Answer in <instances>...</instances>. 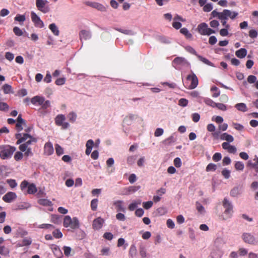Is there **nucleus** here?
<instances>
[{
	"mask_svg": "<svg viewBox=\"0 0 258 258\" xmlns=\"http://www.w3.org/2000/svg\"><path fill=\"white\" fill-rule=\"evenodd\" d=\"M16 138L18 140L16 144H20L19 147L21 152H24L27 148H30L29 146L33 143H36L37 139L29 135L28 133H18L15 135Z\"/></svg>",
	"mask_w": 258,
	"mask_h": 258,
	"instance_id": "nucleus-1",
	"label": "nucleus"
},
{
	"mask_svg": "<svg viewBox=\"0 0 258 258\" xmlns=\"http://www.w3.org/2000/svg\"><path fill=\"white\" fill-rule=\"evenodd\" d=\"M16 150L15 147L10 145L0 146V157L2 159H7L12 157L14 152Z\"/></svg>",
	"mask_w": 258,
	"mask_h": 258,
	"instance_id": "nucleus-2",
	"label": "nucleus"
},
{
	"mask_svg": "<svg viewBox=\"0 0 258 258\" xmlns=\"http://www.w3.org/2000/svg\"><path fill=\"white\" fill-rule=\"evenodd\" d=\"M63 225L64 227H70L73 229L78 228L79 227V221L77 217H71L69 216H66L63 219Z\"/></svg>",
	"mask_w": 258,
	"mask_h": 258,
	"instance_id": "nucleus-3",
	"label": "nucleus"
},
{
	"mask_svg": "<svg viewBox=\"0 0 258 258\" xmlns=\"http://www.w3.org/2000/svg\"><path fill=\"white\" fill-rule=\"evenodd\" d=\"M21 189L24 191L27 188L26 193L33 195L37 191V188L34 183H30L27 180L23 181L20 184Z\"/></svg>",
	"mask_w": 258,
	"mask_h": 258,
	"instance_id": "nucleus-4",
	"label": "nucleus"
},
{
	"mask_svg": "<svg viewBox=\"0 0 258 258\" xmlns=\"http://www.w3.org/2000/svg\"><path fill=\"white\" fill-rule=\"evenodd\" d=\"M172 66L176 70H181L183 67L189 66L186 59L182 57H176L172 62Z\"/></svg>",
	"mask_w": 258,
	"mask_h": 258,
	"instance_id": "nucleus-5",
	"label": "nucleus"
},
{
	"mask_svg": "<svg viewBox=\"0 0 258 258\" xmlns=\"http://www.w3.org/2000/svg\"><path fill=\"white\" fill-rule=\"evenodd\" d=\"M198 32L202 35H210L215 33V31L209 28L208 25L206 23L200 24L197 27Z\"/></svg>",
	"mask_w": 258,
	"mask_h": 258,
	"instance_id": "nucleus-6",
	"label": "nucleus"
},
{
	"mask_svg": "<svg viewBox=\"0 0 258 258\" xmlns=\"http://www.w3.org/2000/svg\"><path fill=\"white\" fill-rule=\"evenodd\" d=\"M47 0H36V6L38 10L43 13H47L50 11V8L47 4Z\"/></svg>",
	"mask_w": 258,
	"mask_h": 258,
	"instance_id": "nucleus-7",
	"label": "nucleus"
},
{
	"mask_svg": "<svg viewBox=\"0 0 258 258\" xmlns=\"http://www.w3.org/2000/svg\"><path fill=\"white\" fill-rule=\"evenodd\" d=\"M54 120L55 124L61 126V128L63 130L68 128L70 126L68 122H65L66 117L63 114L57 115Z\"/></svg>",
	"mask_w": 258,
	"mask_h": 258,
	"instance_id": "nucleus-8",
	"label": "nucleus"
},
{
	"mask_svg": "<svg viewBox=\"0 0 258 258\" xmlns=\"http://www.w3.org/2000/svg\"><path fill=\"white\" fill-rule=\"evenodd\" d=\"M224 17L220 14L219 12L215 10L212 12L210 19H211L213 18H217L221 21V23L223 26L225 28L229 29L230 25L227 23V20L228 19H225Z\"/></svg>",
	"mask_w": 258,
	"mask_h": 258,
	"instance_id": "nucleus-9",
	"label": "nucleus"
},
{
	"mask_svg": "<svg viewBox=\"0 0 258 258\" xmlns=\"http://www.w3.org/2000/svg\"><path fill=\"white\" fill-rule=\"evenodd\" d=\"M186 79L187 81H190V85L187 87L189 89H193L197 87L198 85V79L194 73L188 75Z\"/></svg>",
	"mask_w": 258,
	"mask_h": 258,
	"instance_id": "nucleus-10",
	"label": "nucleus"
},
{
	"mask_svg": "<svg viewBox=\"0 0 258 258\" xmlns=\"http://www.w3.org/2000/svg\"><path fill=\"white\" fill-rule=\"evenodd\" d=\"M31 18L32 21L36 27L43 28L44 26L43 21L40 19V17L34 12H31Z\"/></svg>",
	"mask_w": 258,
	"mask_h": 258,
	"instance_id": "nucleus-11",
	"label": "nucleus"
},
{
	"mask_svg": "<svg viewBox=\"0 0 258 258\" xmlns=\"http://www.w3.org/2000/svg\"><path fill=\"white\" fill-rule=\"evenodd\" d=\"M104 222L105 220L101 217L95 219L92 223L93 229L95 230H100L102 227Z\"/></svg>",
	"mask_w": 258,
	"mask_h": 258,
	"instance_id": "nucleus-12",
	"label": "nucleus"
},
{
	"mask_svg": "<svg viewBox=\"0 0 258 258\" xmlns=\"http://www.w3.org/2000/svg\"><path fill=\"white\" fill-rule=\"evenodd\" d=\"M219 13L224 17L225 19H228L229 18L232 20L235 19L238 14L236 12H232L227 9H225L222 12Z\"/></svg>",
	"mask_w": 258,
	"mask_h": 258,
	"instance_id": "nucleus-13",
	"label": "nucleus"
},
{
	"mask_svg": "<svg viewBox=\"0 0 258 258\" xmlns=\"http://www.w3.org/2000/svg\"><path fill=\"white\" fill-rule=\"evenodd\" d=\"M26 125V121L22 118V115L20 114L16 120V128L18 132L23 130V125Z\"/></svg>",
	"mask_w": 258,
	"mask_h": 258,
	"instance_id": "nucleus-14",
	"label": "nucleus"
},
{
	"mask_svg": "<svg viewBox=\"0 0 258 258\" xmlns=\"http://www.w3.org/2000/svg\"><path fill=\"white\" fill-rule=\"evenodd\" d=\"M17 197L15 192L9 191L3 197V200L6 203H11L16 200Z\"/></svg>",
	"mask_w": 258,
	"mask_h": 258,
	"instance_id": "nucleus-15",
	"label": "nucleus"
},
{
	"mask_svg": "<svg viewBox=\"0 0 258 258\" xmlns=\"http://www.w3.org/2000/svg\"><path fill=\"white\" fill-rule=\"evenodd\" d=\"M242 239L245 242L249 244H254L255 243L254 237L249 233H243L242 235Z\"/></svg>",
	"mask_w": 258,
	"mask_h": 258,
	"instance_id": "nucleus-16",
	"label": "nucleus"
},
{
	"mask_svg": "<svg viewBox=\"0 0 258 258\" xmlns=\"http://www.w3.org/2000/svg\"><path fill=\"white\" fill-rule=\"evenodd\" d=\"M44 101V97L41 96H35L31 99V102L34 105H41Z\"/></svg>",
	"mask_w": 258,
	"mask_h": 258,
	"instance_id": "nucleus-17",
	"label": "nucleus"
},
{
	"mask_svg": "<svg viewBox=\"0 0 258 258\" xmlns=\"http://www.w3.org/2000/svg\"><path fill=\"white\" fill-rule=\"evenodd\" d=\"M44 153L46 155H51L54 152V149L52 143L50 142H47L45 143L44 147Z\"/></svg>",
	"mask_w": 258,
	"mask_h": 258,
	"instance_id": "nucleus-18",
	"label": "nucleus"
},
{
	"mask_svg": "<svg viewBox=\"0 0 258 258\" xmlns=\"http://www.w3.org/2000/svg\"><path fill=\"white\" fill-rule=\"evenodd\" d=\"M140 255L141 258H147L148 253H147L146 246L143 244H141L139 248Z\"/></svg>",
	"mask_w": 258,
	"mask_h": 258,
	"instance_id": "nucleus-19",
	"label": "nucleus"
},
{
	"mask_svg": "<svg viewBox=\"0 0 258 258\" xmlns=\"http://www.w3.org/2000/svg\"><path fill=\"white\" fill-rule=\"evenodd\" d=\"M79 36L81 40L83 39L84 40H87L90 39L91 37L90 32L85 30H81L79 33Z\"/></svg>",
	"mask_w": 258,
	"mask_h": 258,
	"instance_id": "nucleus-20",
	"label": "nucleus"
},
{
	"mask_svg": "<svg viewBox=\"0 0 258 258\" xmlns=\"http://www.w3.org/2000/svg\"><path fill=\"white\" fill-rule=\"evenodd\" d=\"M123 202L122 201H116L113 203L117 212H125V209L123 207Z\"/></svg>",
	"mask_w": 258,
	"mask_h": 258,
	"instance_id": "nucleus-21",
	"label": "nucleus"
},
{
	"mask_svg": "<svg viewBox=\"0 0 258 258\" xmlns=\"http://www.w3.org/2000/svg\"><path fill=\"white\" fill-rule=\"evenodd\" d=\"M253 160L254 163L252 162L251 161H248L247 166L253 168L256 173H258V157H255Z\"/></svg>",
	"mask_w": 258,
	"mask_h": 258,
	"instance_id": "nucleus-22",
	"label": "nucleus"
},
{
	"mask_svg": "<svg viewBox=\"0 0 258 258\" xmlns=\"http://www.w3.org/2000/svg\"><path fill=\"white\" fill-rule=\"evenodd\" d=\"M247 54V50L245 48H241L235 52L236 56L239 58H244Z\"/></svg>",
	"mask_w": 258,
	"mask_h": 258,
	"instance_id": "nucleus-23",
	"label": "nucleus"
},
{
	"mask_svg": "<svg viewBox=\"0 0 258 258\" xmlns=\"http://www.w3.org/2000/svg\"><path fill=\"white\" fill-rule=\"evenodd\" d=\"M223 206L225 210L233 211L232 205L226 198H224L223 200Z\"/></svg>",
	"mask_w": 258,
	"mask_h": 258,
	"instance_id": "nucleus-24",
	"label": "nucleus"
},
{
	"mask_svg": "<svg viewBox=\"0 0 258 258\" xmlns=\"http://www.w3.org/2000/svg\"><path fill=\"white\" fill-rule=\"evenodd\" d=\"M241 193V189L239 187H234L230 191V196L233 197H237Z\"/></svg>",
	"mask_w": 258,
	"mask_h": 258,
	"instance_id": "nucleus-25",
	"label": "nucleus"
},
{
	"mask_svg": "<svg viewBox=\"0 0 258 258\" xmlns=\"http://www.w3.org/2000/svg\"><path fill=\"white\" fill-rule=\"evenodd\" d=\"M235 107L239 111H242V112H246L247 110V108L245 103H237L235 105Z\"/></svg>",
	"mask_w": 258,
	"mask_h": 258,
	"instance_id": "nucleus-26",
	"label": "nucleus"
},
{
	"mask_svg": "<svg viewBox=\"0 0 258 258\" xmlns=\"http://www.w3.org/2000/svg\"><path fill=\"white\" fill-rule=\"evenodd\" d=\"M32 243V239L31 238H25L23 239L21 243H18V245L20 247L24 246H29Z\"/></svg>",
	"mask_w": 258,
	"mask_h": 258,
	"instance_id": "nucleus-27",
	"label": "nucleus"
},
{
	"mask_svg": "<svg viewBox=\"0 0 258 258\" xmlns=\"http://www.w3.org/2000/svg\"><path fill=\"white\" fill-rule=\"evenodd\" d=\"M137 254V249L136 248V246L135 244H132L130 246L129 251H128V254L129 255L133 258L134 256H135Z\"/></svg>",
	"mask_w": 258,
	"mask_h": 258,
	"instance_id": "nucleus-28",
	"label": "nucleus"
},
{
	"mask_svg": "<svg viewBox=\"0 0 258 258\" xmlns=\"http://www.w3.org/2000/svg\"><path fill=\"white\" fill-rule=\"evenodd\" d=\"M233 211L225 210L224 212V215L221 216V219L222 220H226L232 217Z\"/></svg>",
	"mask_w": 258,
	"mask_h": 258,
	"instance_id": "nucleus-29",
	"label": "nucleus"
},
{
	"mask_svg": "<svg viewBox=\"0 0 258 258\" xmlns=\"http://www.w3.org/2000/svg\"><path fill=\"white\" fill-rule=\"evenodd\" d=\"M212 258H221L222 255V251L219 249H215L211 253Z\"/></svg>",
	"mask_w": 258,
	"mask_h": 258,
	"instance_id": "nucleus-30",
	"label": "nucleus"
},
{
	"mask_svg": "<svg viewBox=\"0 0 258 258\" xmlns=\"http://www.w3.org/2000/svg\"><path fill=\"white\" fill-rule=\"evenodd\" d=\"M180 32L184 35L187 39H190L192 38V34L189 32L186 28H182L180 30Z\"/></svg>",
	"mask_w": 258,
	"mask_h": 258,
	"instance_id": "nucleus-31",
	"label": "nucleus"
},
{
	"mask_svg": "<svg viewBox=\"0 0 258 258\" xmlns=\"http://www.w3.org/2000/svg\"><path fill=\"white\" fill-rule=\"evenodd\" d=\"M221 139L223 140H226L228 142H232L234 140L233 137L227 133L223 134L221 136Z\"/></svg>",
	"mask_w": 258,
	"mask_h": 258,
	"instance_id": "nucleus-32",
	"label": "nucleus"
},
{
	"mask_svg": "<svg viewBox=\"0 0 258 258\" xmlns=\"http://www.w3.org/2000/svg\"><path fill=\"white\" fill-rule=\"evenodd\" d=\"M38 203L40 205L44 206H50L52 205V202L50 201L45 199H39L38 201Z\"/></svg>",
	"mask_w": 258,
	"mask_h": 258,
	"instance_id": "nucleus-33",
	"label": "nucleus"
},
{
	"mask_svg": "<svg viewBox=\"0 0 258 258\" xmlns=\"http://www.w3.org/2000/svg\"><path fill=\"white\" fill-rule=\"evenodd\" d=\"M49 28L51 30L54 35L58 36L59 35V30L54 23H52L49 25Z\"/></svg>",
	"mask_w": 258,
	"mask_h": 258,
	"instance_id": "nucleus-34",
	"label": "nucleus"
},
{
	"mask_svg": "<svg viewBox=\"0 0 258 258\" xmlns=\"http://www.w3.org/2000/svg\"><path fill=\"white\" fill-rule=\"evenodd\" d=\"M14 20L16 21L19 22L21 25L26 20V17L24 15L17 14L15 17Z\"/></svg>",
	"mask_w": 258,
	"mask_h": 258,
	"instance_id": "nucleus-35",
	"label": "nucleus"
},
{
	"mask_svg": "<svg viewBox=\"0 0 258 258\" xmlns=\"http://www.w3.org/2000/svg\"><path fill=\"white\" fill-rule=\"evenodd\" d=\"M141 204V201L140 200H138L136 201L133 202L128 206L129 210L131 211H134L138 207V205H140Z\"/></svg>",
	"mask_w": 258,
	"mask_h": 258,
	"instance_id": "nucleus-36",
	"label": "nucleus"
},
{
	"mask_svg": "<svg viewBox=\"0 0 258 258\" xmlns=\"http://www.w3.org/2000/svg\"><path fill=\"white\" fill-rule=\"evenodd\" d=\"M92 8H95L101 12H104L106 11V8L102 4L98 3H94L93 5H92Z\"/></svg>",
	"mask_w": 258,
	"mask_h": 258,
	"instance_id": "nucleus-37",
	"label": "nucleus"
},
{
	"mask_svg": "<svg viewBox=\"0 0 258 258\" xmlns=\"http://www.w3.org/2000/svg\"><path fill=\"white\" fill-rule=\"evenodd\" d=\"M68 118L69 120L72 123H74L77 118V114L74 112H71L68 115Z\"/></svg>",
	"mask_w": 258,
	"mask_h": 258,
	"instance_id": "nucleus-38",
	"label": "nucleus"
},
{
	"mask_svg": "<svg viewBox=\"0 0 258 258\" xmlns=\"http://www.w3.org/2000/svg\"><path fill=\"white\" fill-rule=\"evenodd\" d=\"M197 56H198L199 60H201V61H202L203 62H204V63L207 64L208 66H212V67L214 66L213 63L212 62H211L210 61H209L208 59H207L201 55H197Z\"/></svg>",
	"mask_w": 258,
	"mask_h": 258,
	"instance_id": "nucleus-39",
	"label": "nucleus"
},
{
	"mask_svg": "<svg viewBox=\"0 0 258 258\" xmlns=\"http://www.w3.org/2000/svg\"><path fill=\"white\" fill-rule=\"evenodd\" d=\"M217 166L214 163H209L206 168V171L207 172L210 171H215L217 169Z\"/></svg>",
	"mask_w": 258,
	"mask_h": 258,
	"instance_id": "nucleus-40",
	"label": "nucleus"
},
{
	"mask_svg": "<svg viewBox=\"0 0 258 258\" xmlns=\"http://www.w3.org/2000/svg\"><path fill=\"white\" fill-rule=\"evenodd\" d=\"M10 250L8 247L5 246H0V254L7 256L9 254Z\"/></svg>",
	"mask_w": 258,
	"mask_h": 258,
	"instance_id": "nucleus-41",
	"label": "nucleus"
},
{
	"mask_svg": "<svg viewBox=\"0 0 258 258\" xmlns=\"http://www.w3.org/2000/svg\"><path fill=\"white\" fill-rule=\"evenodd\" d=\"M3 90L5 94H9L12 92L11 86L7 84L4 85Z\"/></svg>",
	"mask_w": 258,
	"mask_h": 258,
	"instance_id": "nucleus-42",
	"label": "nucleus"
},
{
	"mask_svg": "<svg viewBox=\"0 0 258 258\" xmlns=\"http://www.w3.org/2000/svg\"><path fill=\"white\" fill-rule=\"evenodd\" d=\"M56 153L57 155L60 156L64 153L63 148L58 144L55 145Z\"/></svg>",
	"mask_w": 258,
	"mask_h": 258,
	"instance_id": "nucleus-43",
	"label": "nucleus"
},
{
	"mask_svg": "<svg viewBox=\"0 0 258 258\" xmlns=\"http://www.w3.org/2000/svg\"><path fill=\"white\" fill-rule=\"evenodd\" d=\"M51 222L54 224H59L60 222V217L57 215H52L51 216Z\"/></svg>",
	"mask_w": 258,
	"mask_h": 258,
	"instance_id": "nucleus-44",
	"label": "nucleus"
},
{
	"mask_svg": "<svg viewBox=\"0 0 258 258\" xmlns=\"http://www.w3.org/2000/svg\"><path fill=\"white\" fill-rule=\"evenodd\" d=\"M244 167V164L240 161H237L235 164V168L237 170L242 171Z\"/></svg>",
	"mask_w": 258,
	"mask_h": 258,
	"instance_id": "nucleus-45",
	"label": "nucleus"
},
{
	"mask_svg": "<svg viewBox=\"0 0 258 258\" xmlns=\"http://www.w3.org/2000/svg\"><path fill=\"white\" fill-rule=\"evenodd\" d=\"M211 91L214 92L212 96L213 97H217L220 95V91L218 90V88L217 87H212L211 88Z\"/></svg>",
	"mask_w": 258,
	"mask_h": 258,
	"instance_id": "nucleus-46",
	"label": "nucleus"
},
{
	"mask_svg": "<svg viewBox=\"0 0 258 258\" xmlns=\"http://www.w3.org/2000/svg\"><path fill=\"white\" fill-rule=\"evenodd\" d=\"M110 252V249L109 247H104L101 250L102 255H109Z\"/></svg>",
	"mask_w": 258,
	"mask_h": 258,
	"instance_id": "nucleus-47",
	"label": "nucleus"
},
{
	"mask_svg": "<svg viewBox=\"0 0 258 258\" xmlns=\"http://www.w3.org/2000/svg\"><path fill=\"white\" fill-rule=\"evenodd\" d=\"M204 102L207 105L212 106V107H215L217 103L209 98L205 99Z\"/></svg>",
	"mask_w": 258,
	"mask_h": 258,
	"instance_id": "nucleus-48",
	"label": "nucleus"
},
{
	"mask_svg": "<svg viewBox=\"0 0 258 258\" xmlns=\"http://www.w3.org/2000/svg\"><path fill=\"white\" fill-rule=\"evenodd\" d=\"M9 106L7 103L0 102V110L6 111L8 110Z\"/></svg>",
	"mask_w": 258,
	"mask_h": 258,
	"instance_id": "nucleus-49",
	"label": "nucleus"
},
{
	"mask_svg": "<svg viewBox=\"0 0 258 258\" xmlns=\"http://www.w3.org/2000/svg\"><path fill=\"white\" fill-rule=\"evenodd\" d=\"M153 205V203L152 201H148L146 202H144L143 203V207L144 209L146 210H148L150 209Z\"/></svg>",
	"mask_w": 258,
	"mask_h": 258,
	"instance_id": "nucleus-50",
	"label": "nucleus"
},
{
	"mask_svg": "<svg viewBox=\"0 0 258 258\" xmlns=\"http://www.w3.org/2000/svg\"><path fill=\"white\" fill-rule=\"evenodd\" d=\"M98 205V200L97 199H93L91 201V207L93 211H95L97 209Z\"/></svg>",
	"mask_w": 258,
	"mask_h": 258,
	"instance_id": "nucleus-51",
	"label": "nucleus"
},
{
	"mask_svg": "<svg viewBox=\"0 0 258 258\" xmlns=\"http://www.w3.org/2000/svg\"><path fill=\"white\" fill-rule=\"evenodd\" d=\"M13 32L16 35L18 36H21L23 34L22 30L18 27H15L13 28Z\"/></svg>",
	"mask_w": 258,
	"mask_h": 258,
	"instance_id": "nucleus-52",
	"label": "nucleus"
},
{
	"mask_svg": "<svg viewBox=\"0 0 258 258\" xmlns=\"http://www.w3.org/2000/svg\"><path fill=\"white\" fill-rule=\"evenodd\" d=\"M23 154L21 152H17L14 155V159L16 161H18L23 158Z\"/></svg>",
	"mask_w": 258,
	"mask_h": 258,
	"instance_id": "nucleus-53",
	"label": "nucleus"
},
{
	"mask_svg": "<svg viewBox=\"0 0 258 258\" xmlns=\"http://www.w3.org/2000/svg\"><path fill=\"white\" fill-rule=\"evenodd\" d=\"M213 9V6L212 4L208 3L206 4L203 7V11L206 12H209Z\"/></svg>",
	"mask_w": 258,
	"mask_h": 258,
	"instance_id": "nucleus-54",
	"label": "nucleus"
},
{
	"mask_svg": "<svg viewBox=\"0 0 258 258\" xmlns=\"http://www.w3.org/2000/svg\"><path fill=\"white\" fill-rule=\"evenodd\" d=\"M7 182L11 188H14L17 186V183L15 179H8Z\"/></svg>",
	"mask_w": 258,
	"mask_h": 258,
	"instance_id": "nucleus-55",
	"label": "nucleus"
},
{
	"mask_svg": "<svg viewBox=\"0 0 258 258\" xmlns=\"http://www.w3.org/2000/svg\"><path fill=\"white\" fill-rule=\"evenodd\" d=\"M63 250L64 251V254L66 256H69L71 254V252L72 251V249L69 246H64L63 247Z\"/></svg>",
	"mask_w": 258,
	"mask_h": 258,
	"instance_id": "nucleus-56",
	"label": "nucleus"
},
{
	"mask_svg": "<svg viewBox=\"0 0 258 258\" xmlns=\"http://www.w3.org/2000/svg\"><path fill=\"white\" fill-rule=\"evenodd\" d=\"M221 158H222V156H221V153H216L213 156L212 159L215 162H218L221 159Z\"/></svg>",
	"mask_w": 258,
	"mask_h": 258,
	"instance_id": "nucleus-57",
	"label": "nucleus"
},
{
	"mask_svg": "<svg viewBox=\"0 0 258 258\" xmlns=\"http://www.w3.org/2000/svg\"><path fill=\"white\" fill-rule=\"evenodd\" d=\"M187 104L188 100L185 98H181L178 101V105L182 107L186 106Z\"/></svg>",
	"mask_w": 258,
	"mask_h": 258,
	"instance_id": "nucleus-58",
	"label": "nucleus"
},
{
	"mask_svg": "<svg viewBox=\"0 0 258 258\" xmlns=\"http://www.w3.org/2000/svg\"><path fill=\"white\" fill-rule=\"evenodd\" d=\"M221 174L226 179H228L230 176V171L226 169H224L222 171Z\"/></svg>",
	"mask_w": 258,
	"mask_h": 258,
	"instance_id": "nucleus-59",
	"label": "nucleus"
},
{
	"mask_svg": "<svg viewBox=\"0 0 258 258\" xmlns=\"http://www.w3.org/2000/svg\"><path fill=\"white\" fill-rule=\"evenodd\" d=\"M215 107H217L219 110L222 111H225L227 110L226 106L225 104L221 103H217Z\"/></svg>",
	"mask_w": 258,
	"mask_h": 258,
	"instance_id": "nucleus-60",
	"label": "nucleus"
},
{
	"mask_svg": "<svg viewBox=\"0 0 258 258\" xmlns=\"http://www.w3.org/2000/svg\"><path fill=\"white\" fill-rule=\"evenodd\" d=\"M53 236L56 238H60L62 236V233L58 230L56 229L53 232Z\"/></svg>",
	"mask_w": 258,
	"mask_h": 258,
	"instance_id": "nucleus-61",
	"label": "nucleus"
},
{
	"mask_svg": "<svg viewBox=\"0 0 258 258\" xmlns=\"http://www.w3.org/2000/svg\"><path fill=\"white\" fill-rule=\"evenodd\" d=\"M140 188V186H131L127 188L129 192H134Z\"/></svg>",
	"mask_w": 258,
	"mask_h": 258,
	"instance_id": "nucleus-62",
	"label": "nucleus"
},
{
	"mask_svg": "<svg viewBox=\"0 0 258 258\" xmlns=\"http://www.w3.org/2000/svg\"><path fill=\"white\" fill-rule=\"evenodd\" d=\"M257 34V32L255 30L252 29L249 31V36L251 38H255Z\"/></svg>",
	"mask_w": 258,
	"mask_h": 258,
	"instance_id": "nucleus-63",
	"label": "nucleus"
},
{
	"mask_svg": "<svg viewBox=\"0 0 258 258\" xmlns=\"http://www.w3.org/2000/svg\"><path fill=\"white\" fill-rule=\"evenodd\" d=\"M181 159L178 158H175L174 160V165L175 167L179 168L181 166Z\"/></svg>",
	"mask_w": 258,
	"mask_h": 258,
	"instance_id": "nucleus-64",
	"label": "nucleus"
}]
</instances>
